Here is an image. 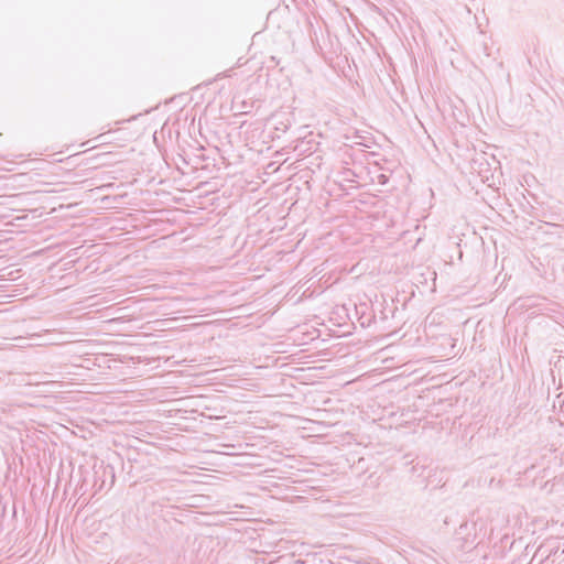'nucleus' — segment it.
<instances>
[{
    "instance_id": "1",
    "label": "nucleus",
    "mask_w": 564,
    "mask_h": 564,
    "mask_svg": "<svg viewBox=\"0 0 564 564\" xmlns=\"http://www.w3.org/2000/svg\"><path fill=\"white\" fill-rule=\"evenodd\" d=\"M476 522L464 521L455 531L454 542L460 551H471L477 545Z\"/></svg>"
},
{
    "instance_id": "2",
    "label": "nucleus",
    "mask_w": 564,
    "mask_h": 564,
    "mask_svg": "<svg viewBox=\"0 0 564 564\" xmlns=\"http://www.w3.org/2000/svg\"><path fill=\"white\" fill-rule=\"evenodd\" d=\"M426 466L423 464H420L419 462L413 464L411 467V474L414 477H422L424 475Z\"/></svg>"
},
{
    "instance_id": "3",
    "label": "nucleus",
    "mask_w": 564,
    "mask_h": 564,
    "mask_svg": "<svg viewBox=\"0 0 564 564\" xmlns=\"http://www.w3.org/2000/svg\"><path fill=\"white\" fill-rule=\"evenodd\" d=\"M456 250H457L458 258L462 259V257H463L462 248H458Z\"/></svg>"
}]
</instances>
